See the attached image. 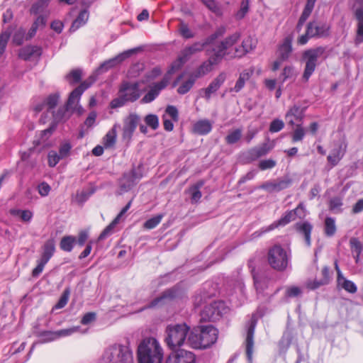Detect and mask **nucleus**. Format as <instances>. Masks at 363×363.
I'll use <instances>...</instances> for the list:
<instances>
[{
    "label": "nucleus",
    "instance_id": "obj_60",
    "mask_svg": "<svg viewBox=\"0 0 363 363\" xmlns=\"http://www.w3.org/2000/svg\"><path fill=\"white\" fill-rule=\"evenodd\" d=\"M284 127V122L280 119H274L269 125V131L271 133H277L282 130Z\"/></svg>",
    "mask_w": 363,
    "mask_h": 363
},
{
    "label": "nucleus",
    "instance_id": "obj_56",
    "mask_svg": "<svg viewBox=\"0 0 363 363\" xmlns=\"http://www.w3.org/2000/svg\"><path fill=\"white\" fill-rule=\"evenodd\" d=\"M186 60H183L181 59V55H179V58L177 59V60H176L175 62H174L169 69L168 70L167 73L165 74V76H167L169 77V80L170 79V75L172 74L174 72L179 70L181 67L182 66V65L186 62Z\"/></svg>",
    "mask_w": 363,
    "mask_h": 363
},
{
    "label": "nucleus",
    "instance_id": "obj_35",
    "mask_svg": "<svg viewBox=\"0 0 363 363\" xmlns=\"http://www.w3.org/2000/svg\"><path fill=\"white\" fill-rule=\"evenodd\" d=\"M88 19H89V13L87 11V10L84 9V10L82 11L79 13L77 18L72 23L69 30L72 32L76 31L78 28H79L82 26L85 25L86 23L87 22Z\"/></svg>",
    "mask_w": 363,
    "mask_h": 363
},
{
    "label": "nucleus",
    "instance_id": "obj_3",
    "mask_svg": "<svg viewBox=\"0 0 363 363\" xmlns=\"http://www.w3.org/2000/svg\"><path fill=\"white\" fill-rule=\"evenodd\" d=\"M140 86L138 82L123 81L119 86L117 97L110 103L111 108H116L136 101L142 94Z\"/></svg>",
    "mask_w": 363,
    "mask_h": 363
},
{
    "label": "nucleus",
    "instance_id": "obj_39",
    "mask_svg": "<svg viewBox=\"0 0 363 363\" xmlns=\"http://www.w3.org/2000/svg\"><path fill=\"white\" fill-rule=\"evenodd\" d=\"M116 125H115L104 138V145L106 148L111 147L116 143Z\"/></svg>",
    "mask_w": 363,
    "mask_h": 363
},
{
    "label": "nucleus",
    "instance_id": "obj_15",
    "mask_svg": "<svg viewBox=\"0 0 363 363\" xmlns=\"http://www.w3.org/2000/svg\"><path fill=\"white\" fill-rule=\"evenodd\" d=\"M134 52V50H126L115 57L109 59L103 62L98 69L99 73L108 71L109 69L114 67L117 65L122 62L126 58L129 57Z\"/></svg>",
    "mask_w": 363,
    "mask_h": 363
},
{
    "label": "nucleus",
    "instance_id": "obj_41",
    "mask_svg": "<svg viewBox=\"0 0 363 363\" xmlns=\"http://www.w3.org/2000/svg\"><path fill=\"white\" fill-rule=\"evenodd\" d=\"M242 131L240 128H237L230 131L225 138L226 143L228 145H233L238 143L242 138Z\"/></svg>",
    "mask_w": 363,
    "mask_h": 363
},
{
    "label": "nucleus",
    "instance_id": "obj_21",
    "mask_svg": "<svg viewBox=\"0 0 363 363\" xmlns=\"http://www.w3.org/2000/svg\"><path fill=\"white\" fill-rule=\"evenodd\" d=\"M42 54L41 48L38 46L29 45L19 50L18 56L24 60L38 59Z\"/></svg>",
    "mask_w": 363,
    "mask_h": 363
},
{
    "label": "nucleus",
    "instance_id": "obj_43",
    "mask_svg": "<svg viewBox=\"0 0 363 363\" xmlns=\"http://www.w3.org/2000/svg\"><path fill=\"white\" fill-rule=\"evenodd\" d=\"M82 96V92L79 89H74L69 94L67 103V107L68 108H73L74 106L77 105L78 106L80 98Z\"/></svg>",
    "mask_w": 363,
    "mask_h": 363
},
{
    "label": "nucleus",
    "instance_id": "obj_62",
    "mask_svg": "<svg viewBox=\"0 0 363 363\" xmlns=\"http://www.w3.org/2000/svg\"><path fill=\"white\" fill-rule=\"evenodd\" d=\"M59 100V95L57 94H51L50 95L46 101H45V105L48 106V109H52L54 108Z\"/></svg>",
    "mask_w": 363,
    "mask_h": 363
},
{
    "label": "nucleus",
    "instance_id": "obj_44",
    "mask_svg": "<svg viewBox=\"0 0 363 363\" xmlns=\"http://www.w3.org/2000/svg\"><path fill=\"white\" fill-rule=\"evenodd\" d=\"M336 232L335 220L331 217H328L325 220V233L327 236L331 237Z\"/></svg>",
    "mask_w": 363,
    "mask_h": 363
},
{
    "label": "nucleus",
    "instance_id": "obj_22",
    "mask_svg": "<svg viewBox=\"0 0 363 363\" xmlns=\"http://www.w3.org/2000/svg\"><path fill=\"white\" fill-rule=\"evenodd\" d=\"M139 179L140 177L137 176L135 170H131L129 172L124 174L120 181L121 191L123 192L129 191Z\"/></svg>",
    "mask_w": 363,
    "mask_h": 363
},
{
    "label": "nucleus",
    "instance_id": "obj_55",
    "mask_svg": "<svg viewBox=\"0 0 363 363\" xmlns=\"http://www.w3.org/2000/svg\"><path fill=\"white\" fill-rule=\"evenodd\" d=\"M62 158L60 155L55 151L51 150L48 152V165L51 167H54L57 165V164L60 162Z\"/></svg>",
    "mask_w": 363,
    "mask_h": 363
},
{
    "label": "nucleus",
    "instance_id": "obj_52",
    "mask_svg": "<svg viewBox=\"0 0 363 363\" xmlns=\"http://www.w3.org/2000/svg\"><path fill=\"white\" fill-rule=\"evenodd\" d=\"M179 31L181 35L186 39L192 38L194 37L193 32L189 29L187 24H186L184 21L180 22Z\"/></svg>",
    "mask_w": 363,
    "mask_h": 363
},
{
    "label": "nucleus",
    "instance_id": "obj_59",
    "mask_svg": "<svg viewBox=\"0 0 363 363\" xmlns=\"http://www.w3.org/2000/svg\"><path fill=\"white\" fill-rule=\"evenodd\" d=\"M81 77V71L79 69H74L67 74L66 78L70 84H75L80 81Z\"/></svg>",
    "mask_w": 363,
    "mask_h": 363
},
{
    "label": "nucleus",
    "instance_id": "obj_42",
    "mask_svg": "<svg viewBox=\"0 0 363 363\" xmlns=\"http://www.w3.org/2000/svg\"><path fill=\"white\" fill-rule=\"evenodd\" d=\"M216 16L223 14L220 5L216 0H200Z\"/></svg>",
    "mask_w": 363,
    "mask_h": 363
},
{
    "label": "nucleus",
    "instance_id": "obj_26",
    "mask_svg": "<svg viewBox=\"0 0 363 363\" xmlns=\"http://www.w3.org/2000/svg\"><path fill=\"white\" fill-rule=\"evenodd\" d=\"M255 321L252 320L250 326L247 329L246 337V354L250 362L252 359L253 347H254V333L255 328Z\"/></svg>",
    "mask_w": 363,
    "mask_h": 363
},
{
    "label": "nucleus",
    "instance_id": "obj_6",
    "mask_svg": "<svg viewBox=\"0 0 363 363\" xmlns=\"http://www.w3.org/2000/svg\"><path fill=\"white\" fill-rule=\"evenodd\" d=\"M190 328L186 323L169 324L165 328L164 342L172 350L182 347L186 342Z\"/></svg>",
    "mask_w": 363,
    "mask_h": 363
},
{
    "label": "nucleus",
    "instance_id": "obj_64",
    "mask_svg": "<svg viewBox=\"0 0 363 363\" xmlns=\"http://www.w3.org/2000/svg\"><path fill=\"white\" fill-rule=\"evenodd\" d=\"M25 30L23 28H19L13 35V41L16 45H21L24 40Z\"/></svg>",
    "mask_w": 363,
    "mask_h": 363
},
{
    "label": "nucleus",
    "instance_id": "obj_17",
    "mask_svg": "<svg viewBox=\"0 0 363 363\" xmlns=\"http://www.w3.org/2000/svg\"><path fill=\"white\" fill-rule=\"evenodd\" d=\"M254 285L257 292L263 293L273 284L272 279L266 274H253Z\"/></svg>",
    "mask_w": 363,
    "mask_h": 363
},
{
    "label": "nucleus",
    "instance_id": "obj_16",
    "mask_svg": "<svg viewBox=\"0 0 363 363\" xmlns=\"http://www.w3.org/2000/svg\"><path fill=\"white\" fill-rule=\"evenodd\" d=\"M291 184V179L289 178L279 179L274 182H267L260 186L259 188L265 189L269 192L280 191L288 188Z\"/></svg>",
    "mask_w": 363,
    "mask_h": 363
},
{
    "label": "nucleus",
    "instance_id": "obj_20",
    "mask_svg": "<svg viewBox=\"0 0 363 363\" xmlns=\"http://www.w3.org/2000/svg\"><path fill=\"white\" fill-rule=\"evenodd\" d=\"M304 108L298 105L291 106L285 115L286 120L289 125H294L296 122L301 121L304 116Z\"/></svg>",
    "mask_w": 363,
    "mask_h": 363
},
{
    "label": "nucleus",
    "instance_id": "obj_13",
    "mask_svg": "<svg viewBox=\"0 0 363 363\" xmlns=\"http://www.w3.org/2000/svg\"><path fill=\"white\" fill-rule=\"evenodd\" d=\"M196 356L195 354L186 350H179L174 352H172L166 363H195Z\"/></svg>",
    "mask_w": 363,
    "mask_h": 363
},
{
    "label": "nucleus",
    "instance_id": "obj_37",
    "mask_svg": "<svg viewBox=\"0 0 363 363\" xmlns=\"http://www.w3.org/2000/svg\"><path fill=\"white\" fill-rule=\"evenodd\" d=\"M203 185V182L201 181L189 189V191L191 194V199L192 203H197L201 199L202 194L200 191V189Z\"/></svg>",
    "mask_w": 363,
    "mask_h": 363
},
{
    "label": "nucleus",
    "instance_id": "obj_34",
    "mask_svg": "<svg viewBox=\"0 0 363 363\" xmlns=\"http://www.w3.org/2000/svg\"><path fill=\"white\" fill-rule=\"evenodd\" d=\"M174 292L172 290H168L162 293V295L153 299L147 308H153L164 304L167 301L171 300L174 298Z\"/></svg>",
    "mask_w": 363,
    "mask_h": 363
},
{
    "label": "nucleus",
    "instance_id": "obj_7",
    "mask_svg": "<svg viewBox=\"0 0 363 363\" xmlns=\"http://www.w3.org/2000/svg\"><path fill=\"white\" fill-rule=\"evenodd\" d=\"M325 48L318 46L306 50L302 53V60L305 62L303 79L307 82L313 74L316 67L320 64V59H325Z\"/></svg>",
    "mask_w": 363,
    "mask_h": 363
},
{
    "label": "nucleus",
    "instance_id": "obj_1",
    "mask_svg": "<svg viewBox=\"0 0 363 363\" xmlns=\"http://www.w3.org/2000/svg\"><path fill=\"white\" fill-rule=\"evenodd\" d=\"M240 38L239 33H235L222 40L218 45H216L212 50H208V60L206 63L202 65L199 69V72L205 74L212 69V66L218 64L225 56L231 58L235 57L233 47L238 43Z\"/></svg>",
    "mask_w": 363,
    "mask_h": 363
},
{
    "label": "nucleus",
    "instance_id": "obj_53",
    "mask_svg": "<svg viewBox=\"0 0 363 363\" xmlns=\"http://www.w3.org/2000/svg\"><path fill=\"white\" fill-rule=\"evenodd\" d=\"M163 217L162 214L157 215L150 219H148L144 223V228L146 229H153L155 228L162 220Z\"/></svg>",
    "mask_w": 363,
    "mask_h": 363
},
{
    "label": "nucleus",
    "instance_id": "obj_31",
    "mask_svg": "<svg viewBox=\"0 0 363 363\" xmlns=\"http://www.w3.org/2000/svg\"><path fill=\"white\" fill-rule=\"evenodd\" d=\"M55 251V243L53 239L48 240L43 246L40 259L48 262Z\"/></svg>",
    "mask_w": 363,
    "mask_h": 363
},
{
    "label": "nucleus",
    "instance_id": "obj_40",
    "mask_svg": "<svg viewBox=\"0 0 363 363\" xmlns=\"http://www.w3.org/2000/svg\"><path fill=\"white\" fill-rule=\"evenodd\" d=\"M342 197L335 196L331 198L329 201V209L335 213H339L342 212Z\"/></svg>",
    "mask_w": 363,
    "mask_h": 363
},
{
    "label": "nucleus",
    "instance_id": "obj_38",
    "mask_svg": "<svg viewBox=\"0 0 363 363\" xmlns=\"http://www.w3.org/2000/svg\"><path fill=\"white\" fill-rule=\"evenodd\" d=\"M75 242L76 238L74 236H64L60 241V246L63 251L71 252Z\"/></svg>",
    "mask_w": 363,
    "mask_h": 363
},
{
    "label": "nucleus",
    "instance_id": "obj_14",
    "mask_svg": "<svg viewBox=\"0 0 363 363\" xmlns=\"http://www.w3.org/2000/svg\"><path fill=\"white\" fill-rule=\"evenodd\" d=\"M140 121V117L135 113H131L123 121V138L130 140L132 138Z\"/></svg>",
    "mask_w": 363,
    "mask_h": 363
},
{
    "label": "nucleus",
    "instance_id": "obj_50",
    "mask_svg": "<svg viewBox=\"0 0 363 363\" xmlns=\"http://www.w3.org/2000/svg\"><path fill=\"white\" fill-rule=\"evenodd\" d=\"M50 1V0H38L30 8V13L33 14H37L43 11V9L48 6Z\"/></svg>",
    "mask_w": 363,
    "mask_h": 363
},
{
    "label": "nucleus",
    "instance_id": "obj_10",
    "mask_svg": "<svg viewBox=\"0 0 363 363\" xmlns=\"http://www.w3.org/2000/svg\"><path fill=\"white\" fill-rule=\"evenodd\" d=\"M305 207L303 203H299L298 206L291 211H288L277 220L272 223L266 231H269L279 226H285L291 221L296 220L297 217L302 218L305 216Z\"/></svg>",
    "mask_w": 363,
    "mask_h": 363
},
{
    "label": "nucleus",
    "instance_id": "obj_4",
    "mask_svg": "<svg viewBox=\"0 0 363 363\" xmlns=\"http://www.w3.org/2000/svg\"><path fill=\"white\" fill-rule=\"evenodd\" d=\"M218 330L211 325L199 327V333L192 331L188 337L190 346L195 349H206L213 344L218 340Z\"/></svg>",
    "mask_w": 363,
    "mask_h": 363
},
{
    "label": "nucleus",
    "instance_id": "obj_45",
    "mask_svg": "<svg viewBox=\"0 0 363 363\" xmlns=\"http://www.w3.org/2000/svg\"><path fill=\"white\" fill-rule=\"evenodd\" d=\"M306 135V130L301 125H297L291 134L292 143H298L301 141Z\"/></svg>",
    "mask_w": 363,
    "mask_h": 363
},
{
    "label": "nucleus",
    "instance_id": "obj_47",
    "mask_svg": "<svg viewBox=\"0 0 363 363\" xmlns=\"http://www.w3.org/2000/svg\"><path fill=\"white\" fill-rule=\"evenodd\" d=\"M41 342H49L57 340L56 331L44 330L40 333Z\"/></svg>",
    "mask_w": 363,
    "mask_h": 363
},
{
    "label": "nucleus",
    "instance_id": "obj_5",
    "mask_svg": "<svg viewBox=\"0 0 363 363\" xmlns=\"http://www.w3.org/2000/svg\"><path fill=\"white\" fill-rule=\"evenodd\" d=\"M100 363H133V351L128 345L114 344L104 350Z\"/></svg>",
    "mask_w": 363,
    "mask_h": 363
},
{
    "label": "nucleus",
    "instance_id": "obj_9",
    "mask_svg": "<svg viewBox=\"0 0 363 363\" xmlns=\"http://www.w3.org/2000/svg\"><path fill=\"white\" fill-rule=\"evenodd\" d=\"M330 27L327 23L311 21L306 26V33L297 39L298 44L306 45L310 38H324L330 35Z\"/></svg>",
    "mask_w": 363,
    "mask_h": 363
},
{
    "label": "nucleus",
    "instance_id": "obj_63",
    "mask_svg": "<svg viewBox=\"0 0 363 363\" xmlns=\"http://www.w3.org/2000/svg\"><path fill=\"white\" fill-rule=\"evenodd\" d=\"M276 164V161L272 159L263 160L259 162V168L261 170H266L274 168Z\"/></svg>",
    "mask_w": 363,
    "mask_h": 363
},
{
    "label": "nucleus",
    "instance_id": "obj_30",
    "mask_svg": "<svg viewBox=\"0 0 363 363\" xmlns=\"http://www.w3.org/2000/svg\"><path fill=\"white\" fill-rule=\"evenodd\" d=\"M292 52V39L286 38L283 43L279 48V57L281 61L286 60Z\"/></svg>",
    "mask_w": 363,
    "mask_h": 363
},
{
    "label": "nucleus",
    "instance_id": "obj_19",
    "mask_svg": "<svg viewBox=\"0 0 363 363\" xmlns=\"http://www.w3.org/2000/svg\"><path fill=\"white\" fill-rule=\"evenodd\" d=\"M226 79V74L225 72H220L213 81L206 88L204 91V97L209 100L211 97L212 94L216 92L221 85L224 83Z\"/></svg>",
    "mask_w": 363,
    "mask_h": 363
},
{
    "label": "nucleus",
    "instance_id": "obj_12",
    "mask_svg": "<svg viewBox=\"0 0 363 363\" xmlns=\"http://www.w3.org/2000/svg\"><path fill=\"white\" fill-rule=\"evenodd\" d=\"M168 84L169 77L167 76H164L160 82L152 84L150 86L149 91L140 100V103L149 104L153 101L159 96L161 91L163 90Z\"/></svg>",
    "mask_w": 363,
    "mask_h": 363
},
{
    "label": "nucleus",
    "instance_id": "obj_28",
    "mask_svg": "<svg viewBox=\"0 0 363 363\" xmlns=\"http://www.w3.org/2000/svg\"><path fill=\"white\" fill-rule=\"evenodd\" d=\"M295 228L301 234H303L305 238V242L307 246L311 245V234L313 229L312 225L308 221L297 223L295 225Z\"/></svg>",
    "mask_w": 363,
    "mask_h": 363
},
{
    "label": "nucleus",
    "instance_id": "obj_61",
    "mask_svg": "<svg viewBox=\"0 0 363 363\" xmlns=\"http://www.w3.org/2000/svg\"><path fill=\"white\" fill-rule=\"evenodd\" d=\"M316 0H307L301 15L308 18L315 6Z\"/></svg>",
    "mask_w": 363,
    "mask_h": 363
},
{
    "label": "nucleus",
    "instance_id": "obj_48",
    "mask_svg": "<svg viewBox=\"0 0 363 363\" xmlns=\"http://www.w3.org/2000/svg\"><path fill=\"white\" fill-rule=\"evenodd\" d=\"M79 326H74L69 328L56 330L57 340L62 337L70 336L74 333L79 332Z\"/></svg>",
    "mask_w": 363,
    "mask_h": 363
},
{
    "label": "nucleus",
    "instance_id": "obj_25",
    "mask_svg": "<svg viewBox=\"0 0 363 363\" xmlns=\"http://www.w3.org/2000/svg\"><path fill=\"white\" fill-rule=\"evenodd\" d=\"M346 152V145H340L338 147L332 150L327 157L328 162L333 166H336L342 160Z\"/></svg>",
    "mask_w": 363,
    "mask_h": 363
},
{
    "label": "nucleus",
    "instance_id": "obj_27",
    "mask_svg": "<svg viewBox=\"0 0 363 363\" xmlns=\"http://www.w3.org/2000/svg\"><path fill=\"white\" fill-rule=\"evenodd\" d=\"M335 269L337 272V284L339 286H340L342 289H344L345 291H347L349 293L354 294L357 291V288L355 284L350 281L346 279L343 275L342 274L338 265L337 263H335Z\"/></svg>",
    "mask_w": 363,
    "mask_h": 363
},
{
    "label": "nucleus",
    "instance_id": "obj_49",
    "mask_svg": "<svg viewBox=\"0 0 363 363\" xmlns=\"http://www.w3.org/2000/svg\"><path fill=\"white\" fill-rule=\"evenodd\" d=\"M195 82V78L191 77L189 79L184 82L177 89V92L180 94H186L193 86Z\"/></svg>",
    "mask_w": 363,
    "mask_h": 363
},
{
    "label": "nucleus",
    "instance_id": "obj_58",
    "mask_svg": "<svg viewBox=\"0 0 363 363\" xmlns=\"http://www.w3.org/2000/svg\"><path fill=\"white\" fill-rule=\"evenodd\" d=\"M249 0H242L240 3V10L236 13V18L238 19H242L245 17L249 10Z\"/></svg>",
    "mask_w": 363,
    "mask_h": 363
},
{
    "label": "nucleus",
    "instance_id": "obj_32",
    "mask_svg": "<svg viewBox=\"0 0 363 363\" xmlns=\"http://www.w3.org/2000/svg\"><path fill=\"white\" fill-rule=\"evenodd\" d=\"M194 132L199 135H206L212 130V123L207 119L200 120L194 123Z\"/></svg>",
    "mask_w": 363,
    "mask_h": 363
},
{
    "label": "nucleus",
    "instance_id": "obj_36",
    "mask_svg": "<svg viewBox=\"0 0 363 363\" xmlns=\"http://www.w3.org/2000/svg\"><path fill=\"white\" fill-rule=\"evenodd\" d=\"M47 18L45 16H39L35 21L33 22L31 28H30L26 40L32 38L36 33L39 28H43L46 25Z\"/></svg>",
    "mask_w": 363,
    "mask_h": 363
},
{
    "label": "nucleus",
    "instance_id": "obj_54",
    "mask_svg": "<svg viewBox=\"0 0 363 363\" xmlns=\"http://www.w3.org/2000/svg\"><path fill=\"white\" fill-rule=\"evenodd\" d=\"M118 223V218H116L100 234L99 240H101L112 233L113 229Z\"/></svg>",
    "mask_w": 363,
    "mask_h": 363
},
{
    "label": "nucleus",
    "instance_id": "obj_33",
    "mask_svg": "<svg viewBox=\"0 0 363 363\" xmlns=\"http://www.w3.org/2000/svg\"><path fill=\"white\" fill-rule=\"evenodd\" d=\"M356 18L358 21L357 33L354 38V43L359 45L363 43V11L358 10L355 14Z\"/></svg>",
    "mask_w": 363,
    "mask_h": 363
},
{
    "label": "nucleus",
    "instance_id": "obj_2",
    "mask_svg": "<svg viewBox=\"0 0 363 363\" xmlns=\"http://www.w3.org/2000/svg\"><path fill=\"white\" fill-rule=\"evenodd\" d=\"M138 363H162L164 359V350L155 337L144 338L137 350Z\"/></svg>",
    "mask_w": 363,
    "mask_h": 363
},
{
    "label": "nucleus",
    "instance_id": "obj_57",
    "mask_svg": "<svg viewBox=\"0 0 363 363\" xmlns=\"http://www.w3.org/2000/svg\"><path fill=\"white\" fill-rule=\"evenodd\" d=\"M145 121L146 124L153 130H156L159 126L158 117L155 114H149L146 116Z\"/></svg>",
    "mask_w": 363,
    "mask_h": 363
},
{
    "label": "nucleus",
    "instance_id": "obj_51",
    "mask_svg": "<svg viewBox=\"0 0 363 363\" xmlns=\"http://www.w3.org/2000/svg\"><path fill=\"white\" fill-rule=\"evenodd\" d=\"M11 31L8 29L0 34V57L4 53L8 40L11 36Z\"/></svg>",
    "mask_w": 363,
    "mask_h": 363
},
{
    "label": "nucleus",
    "instance_id": "obj_24",
    "mask_svg": "<svg viewBox=\"0 0 363 363\" xmlns=\"http://www.w3.org/2000/svg\"><path fill=\"white\" fill-rule=\"evenodd\" d=\"M253 73H254V69L252 68L244 69L240 74L239 77H238L234 87L231 88L230 89V91H233V92H236V93L240 91L245 86L246 82H247L251 78Z\"/></svg>",
    "mask_w": 363,
    "mask_h": 363
},
{
    "label": "nucleus",
    "instance_id": "obj_11",
    "mask_svg": "<svg viewBox=\"0 0 363 363\" xmlns=\"http://www.w3.org/2000/svg\"><path fill=\"white\" fill-rule=\"evenodd\" d=\"M224 303L222 301H214L206 305L201 313L203 321H216L222 315Z\"/></svg>",
    "mask_w": 363,
    "mask_h": 363
},
{
    "label": "nucleus",
    "instance_id": "obj_8",
    "mask_svg": "<svg viewBox=\"0 0 363 363\" xmlns=\"http://www.w3.org/2000/svg\"><path fill=\"white\" fill-rule=\"evenodd\" d=\"M290 261V254L280 245H274L268 252L269 265L277 271H284Z\"/></svg>",
    "mask_w": 363,
    "mask_h": 363
},
{
    "label": "nucleus",
    "instance_id": "obj_23",
    "mask_svg": "<svg viewBox=\"0 0 363 363\" xmlns=\"http://www.w3.org/2000/svg\"><path fill=\"white\" fill-rule=\"evenodd\" d=\"M272 149V146L269 145L267 143H263L260 146L249 150L247 152V158L252 161L256 160L266 155Z\"/></svg>",
    "mask_w": 363,
    "mask_h": 363
},
{
    "label": "nucleus",
    "instance_id": "obj_46",
    "mask_svg": "<svg viewBox=\"0 0 363 363\" xmlns=\"http://www.w3.org/2000/svg\"><path fill=\"white\" fill-rule=\"evenodd\" d=\"M350 245L352 251L356 253V261L357 262L363 249L362 245L357 238H352L350 240Z\"/></svg>",
    "mask_w": 363,
    "mask_h": 363
},
{
    "label": "nucleus",
    "instance_id": "obj_18",
    "mask_svg": "<svg viewBox=\"0 0 363 363\" xmlns=\"http://www.w3.org/2000/svg\"><path fill=\"white\" fill-rule=\"evenodd\" d=\"M208 44L209 40H205L203 42H196L191 45L186 47L181 52V59L187 61L193 55L202 51Z\"/></svg>",
    "mask_w": 363,
    "mask_h": 363
},
{
    "label": "nucleus",
    "instance_id": "obj_29",
    "mask_svg": "<svg viewBox=\"0 0 363 363\" xmlns=\"http://www.w3.org/2000/svg\"><path fill=\"white\" fill-rule=\"evenodd\" d=\"M254 48L252 39L250 38H245L242 42L241 45L235 47L234 54L233 55L237 57H241L246 53L252 50Z\"/></svg>",
    "mask_w": 363,
    "mask_h": 363
}]
</instances>
